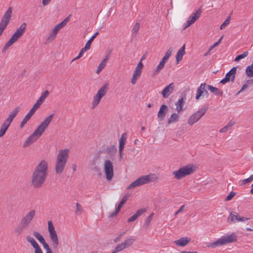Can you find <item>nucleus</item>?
<instances>
[{
    "label": "nucleus",
    "mask_w": 253,
    "mask_h": 253,
    "mask_svg": "<svg viewBox=\"0 0 253 253\" xmlns=\"http://www.w3.org/2000/svg\"><path fill=\"white\" fill-rule=\"evenodd\" d=\"M48 164L42 160L36 167L34 171L31 179V185L35 188H39L42 186L45 181L47 175Z\"/></svg>",
    "instance_id": "1"
},
{
    "label": "nucleus",
    "mask_w": 253,
    "mask_h": 253,
    "mask_svg": "<svg viewBox=\"0 0 253 253\" xmlns=\"http://www.w3.org/2000/svg\"><path fill=\"white\" fill-rule=\"evenodd\" d=\"M54 114H51L45 118L43 122L38 126L34 132L31 134L25 141L23 147L26 148L28 147L33 143L35 142L42 135L45 129L47 128L51 121Z\"/></svg>",
    "instance_id": "2"
},
{
    "label": "nucleus",
    "mask_w": 253,
    "mask_h": 253,
    "mask_svg": "<svg viewBox=\"0 0 253 253\" xmlns=\"http://www.w3.org/2000/svg\"><path fill=\"white\" fill-rule=\"evenodd\" d=\"M69 152L68 149L59 150L56 157L55 166V171L56 174H60L64 171L69 157Z\"/></svg>",
    "instance_id": "3"
},
{
    "label": "nucleus",
    "mask_w": 253,
    "mask_h": 253,
    "mask_svg": "<svg viewBox=\"0 0 253 253\" xmlns=\"http://www.w3.org/2000/svg\"><path fill=\"white\" fill-rule=\"evenodd\" d=\"M158 179V176L155 174H150L142 176L135 181H133L127 187V189H132L136 187L151 182L155 181Z\"/></svg>",
    "instance_id": "4"
},
{
    "label": "nucleus",
    "mask_w": 253,
    "mask_h": 253,
    "mask_svg": "<svg viewBox=\"0 0 253 253\" xmlns=\"http://www.w3.org/2000/svg\"><path fill=\"white\" fill-rule=\"evenodd\" d=\"M26 27L27 25L26 23H23L20 25V27L16 30L9 41L5 43L2 49V53L5 52L11 45L15 42L18 39L23 35L26 30Z\"/></svg>",
    "instance_id": "5"
},
{
    "label": "nucleus",
    "mask_w": 253,
    "mask_h": 253,
    "mask_svg": "<svg viewBox=\"0 0 253 253\" xmlns=\"http://www.w3.org/2000/svg\"><path fill=\"white\" fill-rule=\"evenodd\" d=\"M236 236L234 234L224 235L218 239L216 241L209 244L208 247L213 248L216 247L221 246L227 244L234 242L236 241Z\"/></svg>",
    "instance_id": "6"
},
{
    "label": "nucleus",
    "mask_w": 253,
    "mask_h": 253,
    "mask_svg": "<svg viewBox=\"0 0 253 253\" xmlns=\"http://www.w3.org/2000/svg\"><path fill=\"white\" fill-rule=\"evenodd\" d=\"M20 110L19 107L15 108L9 115L8 118L4 121L0 128V137H2L8 128L11 123Z\"/></svg>",
    "instance_id": "7"
},
{
    "label": "nucleus",
    "mask_w": 253,
    "mask_h": 253,
    "mask_svg": "<svg viewBox=\"0 0 253 253\" xmlns=\"http://www.w3.org/2000/svg\"><path fill=\"white\" fill-rule=\"evenodd\" d=\"M194 171L193 166H186L181 167L178 170L173 172L172 174L176 179H180L187 175L193 173Z\"/></svg>",
    "instance_id": "8"
},
{
    "label": "nucleus",
    "mask_w": 253,
    "mask_h": 253,
    "mask_svg": "<svg viewBox=\"0 0 253 253\" xmlns=\"http://www.w3.org/2000/svg\"><path fill=\"white\" fill-rule=\"evenodd\" d=\"M209 108V105H205L200 109L192 114L188 119L187 123L191 126L198 121L206 113Z\"/></svg>",
    "instance_id": "9"
},
{
    "label": "nucleus",
    "mask_w": 253,
    "mask_h": 253,
    "mask_svg": "<svg viewBox=\"0 0 253 253\" xmlns=\"http://www.w3.org/2000/svg\"><path fill=\"white\" fill-rule=\"evenodd\" d=\"M108 84H104L97 91L96 94L93 97L92 103V109H94L99 103L101 98L106 94Z\"/></svg>",
    "instance_id": "10"
},
{
    "label": "nucleus",
    "mask_w": 253,
    "mask_h": 253,
    "mask_svg": "<svg viewBox=\"0 0 253 253\" xmlns=\"http://www.w3.org/2000/svg\"><path fill=\"white\" fill-rule=\"evenodd\" d=\"M48 230L50 240L52 243L54 249H56L59 245V241L57 235L51 221L48 222Z\"/></svg>",
    "instance_id": "11"
},
{
    "label": "nucleus",
    "mask_w": 253,
    "mask_h": 253,
    "mask_svg": "<svg viewBox=\"0 0 253 253\" xmlns=\"http://www.w3.org/2000/svg\"><path fill=\"white\" fill-rule=\"evenodd\" d=\"M104 169L108 180H111L114 175L113 166L112 162L109 160H106L104 162Z\"/></svg>",
    "instance_id": "12"
},
{
    "label": "nucleus",
    "mask_w": 253,
    "mask_h": 253,
    "mask_svg": "<svg viewBox=\"0 0 253 253\" xmlns=\"http://www.w3.org/2000/svg\"><path fill=\"white\" fill-rule=\"evenodd\" d=\"M202 13L201 8L198 9L195 12L193 13L188 18L186 22L183 25V29L185 30L188 27L194 23L200 17Z\"/></svg>",
    "instance_id": "13"
},
{
    "label": "nucleus",
    "mask_w": 253,
    "mask_h": 253,
    "mask_svg": "<svg viewBox=\"0 0 253 253\" xmlns=\"http://www.w3.org/2000/svg\"><path fill=\"white\" fill-rule=\"evenodd\" d=\"M12 8L9 7L6 11L4 13L2 19L0 22V27L5 29L9 24L10 20L12 16Z\"/></svg>",
    "instance_id": "14"
},
{
    "label": "nucleus",
    "mask_w": 253,
    "mask_h": 253,
    "mask_svg": "<svg viewBox=\"0 0 253 253\" xmlns=\"http://www.w3.org/2000/svg\"><path fill=\"white\" fill-rule=\"evenodd\" d=\"M143 67V63L139 61L133 72L132 77L131 79V83L132 84H134L136 83L137 80L140 76Z\"/></svg>",
    "instance_id": "15"
},
{
    "label": "nucleus",
    "mask_w": 253,
    "mask_h": 253,
    "mask_svg": "<svg viewBox=\"0 0 253 253\" xmlns=\"http://www.w3.org/2000/svg\"><path fill=\"white\" fill-rule=\"evenodd\" d=\"M237 70L236 67L232 68L228 73L225 75V77L220 81L222 84H225L230 80L233 82L235 78V74Z\"/></svg>",
    "instance_id": "16"
},
{
    "label": "nucleus",
    "mask_w": 253,
    "mask_h": 253,
    "mask_svg": "<svg viewBox=\"0 0 253 253\" xmlns=\"http://www.w3.org/2000/svg\"><path fill=\"white\" fill-rule=\"evenodd\" d=\"M249 219V218L239 216L238 214L236 212L230 213L228 217V222L231 223H235L237 222H243Z\"/></svg>",
    "instance_id": "17"
},
{
    "label": "nucleus",
    "mask_w": 253,
    "mask_h": 253,
    "mask_svg": "<svg viewBox=\"0 0 253 253\" xmlns=\"http://www.w3.org/2000/svg\"><path fill=\"white\" fill-rule=\"evenodd\" d=\"M36 215V211L32 210L29 211L21 219V221L29 226Z\"/></svg>",
    "instance_id": "18"
},
{
    "label": "nucleus",
    "mask_w": 253,
    "mask_h": 253,
    "mask_svg": "<svg viewBox=\"0 0 253 253\" xmlns=\"http://www.w3.org/2000/svg\"><path fill=\"white\" fill-rule=\"evenodd\" d=\"M62 28L59 24L56 25L46 39V43H49L53 41L55 39L59 31Z\"/></svg>",
    "instance_id": "19"
},
{
    "label": "nucleus",
    "mask_w": 253,
    "mask_h": 253,
    "mask_svg": "<svg viewBox=\"0 0 253 253\" xmlns=\"http://www.w3.org/2000/svg\"><path fill=\"white\" fill-rule=\"evenodd\" d=\"M175 87L174 84L171 83L167 85L162 91V95L165 98H168L172 93Z\"/></svg>",
    "instance_id": "20"
},
{
    "label": "nucleus",
    "mask_w": 253,
    "mask_h": 253,
    "mask_svg": "<svg viewBox=\"0 0 253 253\" xmlns=\"http://www.w3.org/2000/svg\"><path fill=\"white\" fill-rule=\"evenodd\" d=\"M191 241V239L188 237H182L178 240H175L174 243L180 247L186 246Z\"/></svg>",
    "instance_id": "21"
},
{
    "label": "nucleus",
    "mask_w": 253,
    "mask_h": 253,
    "mask_svg": "<svg viewBox=\"0 0 253 253\" xmlns=\"http://www.w3.org/2000/svg\"><path fill=\"white\" fill-rule=\"evenodd\" d=\"M168 106L166 105H162L158 113V117L160 119L161 121L164 120L166 114L168 111Z\"/></svg>",
    "instance_id": "22"
},
{
    "label": "nucleus",
    "mask_w": 253,
    "mask_h": 253,
    "mask_svg": "<svg viewBox=\"0 0 253 253\" xmlns=\"http://www.w3.org/2000/svg\"><path fill=\"white\" fill-rule=\"evenodd\" d=\"M28 226L24 224L23 222L20 221V223L14 229V232L18 235H21Z\"/></svg>",
    "instance_id": "23"
},
{
    "label": "nucleus",
    "mask_w": 253,
    "mask_h": 253,
    "mask_svg": "<svg viewBox=\"0 0 253 253\" xmlns=\"http://www.w3.org/2000/svg\"><path fill=\"white\" fill-rule=\"evenodd\" d=\"M145 211L146 210L144 209L138 210L135 214L127 219V222H131L135 221L139 216L143 214Z\"/></svg>",
    "instance_id": "24"
},
{
    "label": "nucleus",
    "mask_w": 253,
    "mask_h": 253,
    "mask_svg": "<svg viewBox=\"0 0 253 253\" xmlns=\"http://www.w3.org/2000/svg\"><path fill=\"white\" fill-rule=\"evenodd\" d=\"M207 84L206 83L201 84L200 86L198 88L196 95V99L199 100L200 97L202 95L203 93L204 92V90L206 89L207 87Z\"/></svg>",
    "instance_id": "25"
},
{
    "label": "nucleus",
    "mask_w": 253,
    "mask_h": 253,
    "mask_svg": "<svg viewBox=\"0 0 253 253\" xmlns=\"http://www.w3.org/2000/svg\"><path fill=\"white\" fill-rule=\"evenodd\" d=\"M35 111H34L32 109H31L28 113L25 116L23 120L22 121L20 127V128H22L24 125L27 123V122L30 119L31 117L35 113Z\"/></svg>",
    "instance_id": "26"
},
{
    "label": "nucleus",
    "mask_w": 253,
    "mask_h": 253,
    "mask_svg": "<svg viewBox=\"0 0 253 253\" xmlns=\"http://www.w3.org/2000/svg\"><path fill=\"white\" fill-rule=\"evenodd\" d=\"M185 44H183L181 48L177 51L176 55V60L177 63H178L183 58V55L185 53Z\"/></svg>",
    "instance_id": "27"
},
{
    "label": "nucleus",
    "mask_w": 253,
    "mask_h": 253,
    "mask_svg": "<svg viewBox=\"0 0 253 253\" xmlns=\"http://www.w3.org/2000/svg\"><path fill=\"white\" fill-rule=\"evenodd\" d=\"M126 139V133H123L119 139V151H123Z\"/></svg>",
    "instance_id": "28"
},
{
    "label": "nucleus",
    "mask_w": 253,
    "mask_h": 253,
    "mask_svg": "<svg viewBox=\"0 0 253 253\" xmlns=\"http://www.w3.org/2000/svg\"><path fill=\"white\" fill-rule=\"evenodd\" d=\"M183 105L184 100L183 98L179 99L178 101L175 103V105L176 107V110L178 113H179L184 110L183 108Z\"/></svg>",
    "instance_id": "29"
},
{
    "label": "nucleus",
    "mask_w": 253,
    "mask_h": 253,
    "mask_svg": "<svg viewBox=\"0 0 253 253\" xmlns=\"http://www.w3.org/2000/svg\"><path fill=\"white\" fill-rule=\"evenodd\" d=\"M207 88L209 89L211 92L216 95H222V92L220 91L217 88L213 87L211 85H207Z\"/></svg>",
    "instance_id": "30"
},
{
    "label": "nucleus",
    "mask_w": 253,
    "mask_h": 253,
    "mask_svg": "<svg viewBox=\"0 0 253 253\" xmlns=\"http://www.w3.org/2000/svg\"><path fill=\"white\" fill-rule=\"evenodd\" d=\"M179 115L178 113H173L172 114L170 118L168 119V124H171L172 123L176 122L179 120Z\"/></svg>",
    "instance_id": "31"
},
{
    "label": "nucleus",
    "mask_w": 253,
    "mask_h": 253,
    "mask_svg": "<svg viewBox=\"0 0 253 253\" xmlns=\"http://www.w3.org/2000/svg\"><path fill=\"white\" fill-rule=\"evenodd\" d=\"M105 151L108 154L113 156L117 153V149L115 146L113 145L106 148Z\"/></svg>",
    "instance_id": "32"
},
{
    "label": "nucleus",
    "mask_w": 253,
    "mask_h": 253,
    "mask_svg": "<svg viewBox=\"0 0 253 253\" xmlns=\"http://www.w3.org/2000/svg\"><path fill=\"white\" fill-rule=\"evenodd\" d=\"M134 241L135 239L132 238H129L125 240L123 242H122V243L123 244V245H124L126 249L131 246Z\"/></svg>",
    "instance_id": "33"
},
{
    "label": "nucleus",
    "mask_w": 253,
    "mask_h": 253,
    "mask_svg": "<svg viewBox=\"0 0 253 253\" xmlns=\"http://www.w3.org/2000/svg\"><path fill=\"white\" fill-rule=\"evenodd\" d=\"M165 63H166L165 62L161 60L159 65L157 66L156 69L154 71L153 75H156L159 73L164 68Z\"/></svg>",
    "instance_id": "34"
},
{
    "label": "nucleus",
    "mask_w": 253,
    "mask_h": 253,
    "mask_svg": "<svg viewBox=\"0 0 253 253\" xmlns=\"http://www.w3.org/2000/svg\"><path fill=\"white\" fill-rule=\"evenodd\" d=\"M129 196V195H126L123 197V198L120 201V203L118 204V207H117V210H121V208L123 206V205L126 203V202L127 200V199Z\"/></svg>",
    "instance_id": "35"
},
{
    "label": "nucleus",
    "mask_w": 253,
    "mask_h": 253,
    "mask_svg": "<svg viewBox=\"0 0 253 253\" xmlns=\"http://www.w3.org/2000/svg\"><path fill=\"white\" fill-rule=\"evenodd\" d=\"M246 74L249 77H253V64H252L251 65L248 66L246 70Z\"/></svg>",
    "instance_id": "36"
},
{
    "label": "nucleus",
    "mask_w": 253,
    "mask_h": 253,
    "mask_svg": "<svg viewBox=\"0 0 253 253\" xmlns=\"http://www.w3.org/2000/svg\"><path fill=\"white\" fill-rule=\"evenodd\" d=\"M26 240L28 243H30L31 245L35 248V247L38 246V244L35 241V240L30 236H27L26 237Z\"/></svg>",
    "instance_id": "37"
},
{
    "label": "nucleus",
    "mask_w": 253,
    "mask_h": 253,
    "mask_svg": "<svg viewBox=\"0 0 253 253\" xmlns=\"http://www.w3.org/2000/svg\"><path fill=\"white\" fill-rule=\"evenodd\" d=\"M33 235L41 243L45 240L42 235L37 231H34Z\"/></svg>",
    "instance_id": "38"
},
{
    "label": "nucleus",
    "mask_w": 253,
    "mask_h": 253,
    "mask_svg": "<svg viewBox=\"0 0 253 253\" xmlns=\"http://www.w3.org/2000/svg\"><path fill=\"white\" fill-rule=\"evenodd\" d=\"M98 34L99 33L98 32H96L95 34L90 38V39L87 42L85 45L86 47H88L89 49H90L91 42L93 41L94 39L97 37V36L98 35Z\"/></svg>",
    "instance_id": "39"
},
{
    "label": "nucleus",
    "mask_w": 253,
    "mask_h": 253,
    "mask_svg": "<svg viewBox=\"0 0 253 253\" xmlns=\"http://www.w3.org/2000/svg\"><path fill=\"white\" fill-rule=\"evenodd\" d=\"M253 84V79L251 80H248L246 83L243 85L241 91H243L247 89L248 87Z\"/></svg>",
    "instance_id": "40"
},
{
    "label": "nucleus",
    "mask_w": 253,
    "mask_h": 253,
    "mask_svg": "<svg viewBox=\"0 0 253 253\" xmlns=\"http://www.w3.org/2000/svg\"><path fill=\"white\" fill-rule=\"evenodd\" d=\"M49 94V91L48 90L44 91L41 95L40 98L38 99L40 102H42V103L45 99V98L47 97Z\"/></svg>",
    "instance_id": "41"
},
{
    "label": "nucleus",
    "mask_w": 253,
    "mask_h": 253,
    "mask_svg": "<svg viewBox=\"0 0 253 253\" xmlns=\"http://www.w3.org/2000/svg\"><path fill=\"white\" fill-rule=\"evenodd\" d=\"M231 20L230 15L228 16L223 23L220 25V29L222 30L225 28L226 26L228 25L230 23Z\"/></svg>",
    "instance_id": "42"
},
{
    "label": "nucleus",
    "mask_w": 253,
    "mask_h": 253,
    "mask_svg": "<svg viewBox=\"0 0 253 253\" xmlns=\"http://www.w3.org/2000/svg\"><path fill=\"white\" fill-rule=\"evenodd\" d=\"M248 54H249L248 52L245 51L244 53H243L242 54L237 55L235 59V61L238 62L240 60L247 57L248 55Z\"/></svg>",
    "instance_id": "43"
},
{
    "label": "nucleus",
    "mask_w": 253,
    "mask_h": 253,
    "mask_svg": "<svg viewBox=\"0 0 253 253\" xmlns=\"http://www.w3.org/2000/svg\"><path fill=\"white\" fill-rule=\"evenodd\" d=\"M154 215V213H151L147 217L146 219V220L145 222L144 226H145L146 228H147L150 223L151 222L153 216Z\"/></svg>",
    "instance_id": "44"
},
{
    "label": "nucleus",
    "mask_w": 253,
    "mask_h": 253,
    "mask_svg": "<svg viewBox=\"0 0 253 253\" xmlns=\"http://www.w3.org/2000/svg\"><path fill=\"white\" fill-rule=\"evenodd\" d=\"M139 29V24L138 23H136L134 25L132 29V34L135 36L137 34L138 31Z\"/></svg>",
    "instance_id": "45"
},
{
    "label": "nucleus",
    "mask_w": 253,
    "mask_h": 253,
    "mask_svg": "<svg viewBox=\"0 0 253 253\" xmlns=\"http://www.w3.org/2000/svg\"><path fill=\"white\" fill-rule=\"evenodd\" d=\"M106 65V64L104 62L101 61L97 67V69L96 71V74H99L101 70L105 67Z\"/></svg>",
    "instance_id": "46"
},
{
    "label": "nucleus",
    "mask_w": 253,
    "mask_h": 253,
    "mask_svg": "<svg viewBox=\"0 0 253 253\" xmlns=\"http://www.w3.org/2000/svg\"><path fill=\"white\" fill-rule=\"evenodd\" d=\"M42 103V102H40L39 100L38 99L36 103L34 105L31 109L36 112L39 108Z\"/></svg>",
    "instance_id": "47"
},
{
    "label": "nucleus",
    "mask_w": 253,
    "mask_h": 253,
    "mask_svg": "<svg viewBox=\"0 0 253 253\" xmlns=\"http://www.w3.org/2000/svg\"><path fill=\"white\" fill-rule=\"evenodd\" d=\"M41 244H42L43 247L46 250V253H49L52 251L51 249L49 248V245L45 242V240L42 242V243H41Z\"/></svg>",
    "instance_id": "48"
},
{
    "label": "nucleus",
    "mask_w": 253,
    "mask_h": 253,
    "mask_svg": "<svg viewBox=\"0 0 253 253\" xmlns=\"http://www.w3.org/2000/svg\"><path fill=\"white\" fill-rule=\"evenodd\" d=\"M125 249H126V248L122 242L121 244L117 245L116 247V251L121 252Z\"/></svg>",
    "instance_id": "49"
},
{
    "label": "nucleus",
    "mask_w": 253,
    "mask_h": 253,
    "mask_svg": "<svg viewBox=\"0 0 253 253\" xmlns=\"http://www.w3.org/2000/svg\"><path fill=\"white\" fill-rule=\"evenodd\" d=\"M71 16V15H69L67 17H66L62 22L59 23L62 27H64L66 26L69 20L70 17Z\"/></svg>",
    "instance_id": "50"
},
{
    "label": "nucleus",
    "mask_w": 253,
    "mask_h": 253,
    "mask_svg": "<svg viewBox=\"0 0 253 253\" xmlns=\"http://www.w3.org/2000/svg\"><path fill=\"white\" fill-rule=\"evenodd\" d=\"M89 48L88 47H86V46L85 45L84 48L81 49L79 55H80V56L82 57L84 55V53Z\"/></svg>",
    "instance_id": "51"
},
{
    "label": "nucleus",
    "mask_w": 253,
    "mask_h": 253,
    "mask_svg": "<svg viewBox=\"0 0 253 253\" xmlns=\"http://www.w3.org/2000/svg\"><path fill=\"white\" fill-rule=\"evenodd\" d=\"M236 193L234 192H231L226 197V201H230L235 195Z\"/></svg>",
    "instance_id": "52"
},
{
    "label": "nucleus",
    "mask_w": 253,
    "mask_h": 253,
    "mask_svg": "<svg viewBox=\"0 0 253 253\" xmlns=\"http://www.w3.org/2000/svg\"><path fill=\"white\" fill-rule=\"evenodd\" d=\"M253 181L252 178L250 176L249 178L244 179L242 181V184L245 185L247 183L251 182Z\"/></svg>",
    "instance_id": "53"
},
{
    "label": "nucleus",
    "mask_w": 253,
    "mask_h": 253,
    "mask_svg": "<svg viewBox=\"0 0 253 253\" xmlns=\"http://www.w3.org/2000/svg\"><path fill=\"white\" fill-rule=\"evenodd\" d=\"M76 209H77L76 211V212H79L80 213H81L83 211L82 206L79 203L76 204Z\"/></svg>",
    "instance_id": "54"
},
{
    "label": "nucleus",
    "mask_w": 253,
    "mask_h": 253,
    "mask_svg": "<svg viewBox=\"0 0 253 253\" xmlns=\"http://www.w3.org/2000/svg\"><path fill=\"white\" fill-rule=\"evenodd\" d=\"M35 249V253H43L39 245L34 248Z\"/></svg>",
    "instance_id": "55"
},
{
    "label": "nucleus",
    "mask_w": 253,
    "mask_h": 253,
    "mask_svg": "<svg viewBox=\"0 0 253 253\" xmlns=\"http://www.w3.org/2000/svg\"><path fill=\"white\" fill-rule=\"evenodd\" d=\"M120 210H117V208H116V209H115V211L113 212H112L109 216V217H113L115 216H116L118 213V212H119Z\"/></svg>",
    "instance_id": "56"
},
{
    "label": "nucleus",
    "mask_w": 253,
    "mask_h": 253,
    "mask_svg": "<svg viewBox=\"0 0 253 253\" xmlns=\"http://www.w3.org/2000/svg\"><path fill=\"white\" fill-rule=\"evenodd\" d=\"M184 208H185V206L184 205L181 206L180 207V209L176 212H175V213L174 214V215L176 216L180 212H182L184 210Z\"/></svg>",
    "instance_id": "57"
},
{
    "label": "nucleus",
    "mask_w": 253,
    "mask_h": 253,
    "mask_svg": "<svg viewBox=\"0 0 253 253\" xmlns=\"http://www.w3.org/2000/svg\"><path fill=\"white\" fill-rule=\"evenodd\" d=\"M173 49L172 47H170L169 48V49L167 51L166 53H165L167 54L169 57L171 56V54L172 53Z\"/></svg>",
    "instance_id": "58"
},
{
    "label": "nucleus",
    "mask_w": 253,
    "mask_h": 253,
    "mask_svg": "<svg viewBox=\"0 0 253 253\" xmlns=\"http://www.w3.org/2000/svg\"><path fill=\"white\" fill-rule=\"evenodd\" d=\"M110 52H109L108 53V54L107 55H105V57L104 58V59L102 60V61L103 62H104L106 64L107 63V61L109 59V55H110Z\"/></svg>",
    "instance_id": "59"
},
{
    "label": "nucleus",
    "mask_w": 253,
    "mask_h": 253,
    "mask_svg": "<svg viewBox=\"0 0 253 253\" xmlns=\"http://www.w3.org/2000/svg\"><path fill=\"white\" fill-rule=\"evenodd\" d=\"M51 0H42V3L43 6L47 5L49 3Z\"/></svg>",
    "instance_id": "60"
},
{
    "label": "nucleus",
    "mask_w": 253,
    "mask_h": 253,
    "mask_svg": "<svg viewBox=\"0 0 253 253\" xmlns=\"http://www.w3.org/2000/svg\"><path fill=\"white\" fill-rule=\"evenodd\" d=\"M169 58V57L167 54H165V55H164V56L163 57L161 60L166 63V62L168 61Z\"/></svg>",
    "instance_id": "61"
},
{
    "label": "nucleus",
    "mask_w": 253,
    "mask_h": 253,
    "mask_svg": "<svg viewBox=\"0 0 253 253\" xmlns=\"http://www.w3.org/2000/svg\"><path fill=\"white\" fill-rule=\"evenodd\" d=\"M234 125V122L232 121H230L227 125L230 128Z\"/></svg>",
    "instance_id": "62"
},
{
    "label": "nucleus",
    "mask_w": 253,
    "mask_h": 253,
    "mask_svg": "<svg viewBox=\"0 0 253 253\" xmlns=\"http://www.w3.org/2000/svg\"><path fill=\"white\" fill-rule=\"evenodd\" d=\"M72 168L73 171H76V169H77V165L75 164H72Z\"/></svg>",
    "instance_id": "63"
},
{
    "label": "nucleus",
    "mask_w": 253,
    "mask_h": 253,
    "mask_svg": "<svg viewBox=\"0 0 253 253\" xmlns=\"http://www.w3.org/2000/svg\"><path fill=\"white\" fill-rule=\"evenodd\" d=\"M121 237L119 236V235L118 236H117L115 239H114V242L117 243L118 242H119L121 239Z\"/></svg>",
    "instance_id": "64"
}]
</instances>
